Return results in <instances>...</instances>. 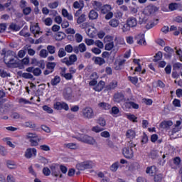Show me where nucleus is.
I'll use <instances>...</instances> for the list:
<instances>
[{
    "mask_svg": "<svg viewBox=\"0 0 182 182\" xmlns=\"http://www.w3.org/2000/svg\"><path fill=\"white\" fill-rule=\"evenodd\" d=\"M126 136L128 137V139H134L136 136V132L132 129H129L127 132Z\"/></svg>",
    "mask_w": 182,
    "mask_h": 182,
    "instance_id": "33",
    "label": "nucleus"
},
{
    "mask_svg": "<svg viewBox=\"0 0 182 182\" xmlns=\"http://www.w3.org/2000/svg\"><path fill=\"white\" fill-rule=\"evenodd\" d=\"M9 29H11V31H15L16 32V31H19V29H21V28H19V26L12 23L9 26Z\"/></svg>",
    "mask_w": 182,
    "mask_h": 182,
    "instance_id": "46",
    "label": "nucleus"
},
{
    "mask_svg": "<svg viewBox=\"0 0 182 182\" xmlns=\"http://www.w3.org/2000/svg\"><path fill=\"white\" fill-rule=\"evenodd\" d=\"M31 12H32V9H31V7H26L25 9H23V13L25 15H29Z\"/></svg>",
    "mask_w": 182,
    "mask_h": 182,
    "instance_id": "61",
    "label": "nucleus"
},
{
    "mask_svg": "<svg viewBox=\"0 0 182 182\" xmlns=\"http://www.w3.org/2000/svg\"><path fill=\"white\" fill-rule=\"evenodd\" d=\"M66 55V51L63 48H60L58 52V58H64V56Z\"/></svg>",
    "mask_w": 182,
    "mask_h": 182,
    "instance_id": "41",
    "label": "nucleus"
},
{
    "mask_svg": "<svg viewBox=\"0 0 182 182\" xmlns=\"http://www.w3.org/2000/svg\"><path fill=\"white\" fill-rule=\"evenodd\" d=\"M149 21V15H146L145 13H141L139 14V25H143V23H147Z\"/></svg>",
    "mask_w": 182,
    "mask_h": 182,
    "instance_id": "9",
    "label": "nucleus"
},
{
    "mask_svg": "<svg viewBox=\"0 0 182 182\" xmlns=\"http://www.w3.org/2000/svg\"><path fill=\"white\" fill-rule=\"evenodd\" d=\"M95 63L96 65H99L100 66H102V65H105V63H106V60H105L103 58L96 57L95 60Z\"/></svg>",
    "mask_w": 182,
    "mask_h": 182,
    "instance_id": "28",
    "label": "nucleus"
},
{
    "mask_svg": "<svg viewBox=\"0 0 182 182\" xmlns=\"http://www.w3.org/2000/svg\"><path fill=\"white\" fill-rule=\"evenodd\" d=\"M154 59L153 60V62H159V60H161V58H163V53L161 51L158 52L154 55Z\"/></svg>",
    "mask_w": 182,
    "mask_h": 182,
    "instance_id": "35",
    "label": "nucleus"
},
{
    "mask_svg": "<svg viewBox=\"0 0 182 182\" xmlns=\"http://www.w3.org/2000/svg\"><path fill=\"white\" fill-rule=\"evenodd\" d=\"M38 27L36 26H31L30 28V31L31 32H32V33H33L34 35V38H37V35H39L41 33V31H39V30H36Z\"/></svg>",
    "mask_w": 182,
    "mask_h": 182,
    "instance_id": "34",
    "label": "nucleus"
},
{
    "mask_svg": "<svg viewBox=\"0 0 182 182\" xmlns=\"http://www.w3.org/2000/svg\"><path fill=\"white\" fill-rule=\"evenodd\" d=\"M116 87H117V81H112L106 87V89L107 90H113Z\"/></svg>",
    "mask_w": 182,
    "mask_h": 182,
    "instance_id": "26",
    "label": "nucleus"
},
{
    "mask_svg": "<svg viewBox=\"0 0 182 182\" xmlns=\"http://www.w3.org/2000/svg\"><path fill=\"white\" fill-rule=\"evenodd\" d=\"M119 168V162H115L111 166H110V170L111 171H113L114 173L117 171V169Z\"/></svg>",
    "mask_w": 182,
    "mask_h": 182,
    "instance_id": "44",
    "label": "nucleus"
},
{
    "mask_svg": "<svg viewBox=\"0 0 182 182\" xmlns=\"http://www.w3.org/2000/svg\"><path fill=\"white\" fill-rule=\"evenodd\" d=\"M28 173H29V174H31V176L36 177V172L35 171V170L33 169V167L32 166L28 167Z\"/></svg>",
    "mask_w": 182,
    "mask_h": 182,
    "instance_id": "57",
    "label": "nucleus"
},
{
    "mask_svg": "<svg viewBox=\"0 0 182 182\" xmlns=\"http://www.w3.org/2000/svg\"><path fill=\"white\" fill-rule=\"evenodd\" d=\"M168 9H170V11H176V9H178V4L171 3L168 6Z\"/></svg>",
    "mask_w": 182,
    "mask_h": 182,
    "instance_id": "43",
    "label": "nucleus"
},
{
    "mask_svg": "<svg viewBox=\"0 0 182 182\" xmlns=\"http://www.w3.org/2000/svg\"><path fill=\"white\" fill-rule=\"evenodd\" d=\"M127 117L129 120L134 122V123H137V117L134 114H127Z\"/></svg>",
    "mask_w": 182,
    "mask_h": 182,
    "instance_id": "48",
    "label": "nucleus"
},
{
    "mask_svg": "<svg viewBox=\"0 0 182 182\" xmlns=\"http://www.w3.org/2000/svg\"><path fill=\"white\" fill-rule=\"evenodd\" d=\"M89 19H91L92 21L95 19H97L99 17V14L96 12L95 10H91L89 13Z\"/></svg>",
    "mask_w": 182,
    "mask_h": 182,
    "instance_id": "23",
    "label": "nucleus"
},
{
    "mask_svg": "<svg viewBox=\"0 0 182 182\" xmlns=\"http://www.w3.org/2000/svg\"><path fill=\"white\" fill-rule=\"evenodd\" d=\"M65 147H68V149H70L71 150H76L79 146L75 143H69L65 144Z\"/></svg>",
    "mask_w": 182,
    "mask_h": 182,
    "instance_id": "36",
    "label": "nucleus"
},
{
    "mask_svg": "<svg viewBox=\"0 0 182 182\" xmlns=\"http://www.w3.org/2000/svg\"><path fill=\"white\" fill-rule=\"evenodd\" d=\"M48 51L45 49H42L41 51H40V56L41 58H48Z\"/></svg>",
    "mask_w": 182,
    "mask_h": 182,
    "instance_id": "54",
    "label": "nucleus"
},
{
    "mask_svg": "<svg viewBox=\"0 0 182 182\" xmlns=\"http://www.w3.org/2000/svg\"><path fill=\"white\" fill-rule=\"evenodd\" d=\"M41 150H43V151H50V147L48 145H41L40 146Z\"/></svg>",
    "mask_w": 182,
    "mask_h": 182,
    "instance_id": "58",
    "label": "nucleus"
},
{
    "mask_svg": "<svg viewBox=\"0 0 182 182\" xmlns=\"http://www.w3.org/2000/svg\"><path fill=\"white\" fill-rule=\"evenodd\" d=\"M135 39L138 45H144V46H146V40L144 39V34L137 35L136 36H135Z\"/></svg>",
    "mask_w": 182,
    "mask_h": 182,
    "instance_id": "12",
    "label": "nucleus"
},
{
    "mask_svg": "<svg viewBox=\"0 0 182 182\" xmlns=\"http://www.w3.org/2000/svg\"><path fill=\"white\" fill-rule=\"evenodd\" d=\"M82 116L84 119H93L95 113L90 107H85L82 109Z\"/></svg>",
    "mask_w": 182,
    "mask_h": 182,
    "instance_id": "2",
    "label": "nucleus"
},
{
    "mask_svg": "<svg viewBox=\"0 0 182 182\" xmlns=\"http://www.w3.org/2000/svg\"><path fill=\"white\" fill-rule=\"evenodd\" d=\"M33 74L34 76H41V75H42V70H41L39 68H36L33 71Z\"/></svg>",
    "mask_w": 182,
    "mask_h": 182,
    "instance_id": "45",
    "label": "nucleus"
},
{
    "mask_svg": "<svg viewBox=\"0 0 182 182\" xmlns=\"http://www.w3.org/2000/svg\"><path fill=\"white\" fill-rule=\"evenodd\" d=\"M92 6L96 11H100L103 6V4L100 1H92Z\"/></svg>",
    "mask_w": 182,
    "mask_h": 182,
    "instance_id": "21",
    "label": "nucleus"
},
{
    "mask_svg": "<svg viewBox=\"0 0 182 182\" xmlns=\"http://www.w3.org/2000/svg\"><path fill=\"white\" fill-rule=\"evenodd\" d=\"M157 11H159L157 6L149 5L145 9V14L146 15H151V14H154L155 12H157Z\"/></svg>",
    "mask_w": 182,
    "mask_h": 182,
    "instance_id": "10",
    "label": "nucleus"
},
{
    "mask_svg": "<svg viewBox=\"0 0 182 182\" xmlns=\"http://www.w3.org/2000/svg\"><path fill=\"white\" fill-rule=\"evenodd\" d=\"M14 56V52L8 50L4 53V62L6 65L9 60Z\"/></svg>",
    "mask_w": 182,
    "mask_h": 182,
    "instance_id": "16",
    "label": "nucleus"
},
{
    "mask_svg": "<svg viewBox=\"0 0 182 182\" xmlns=\"http://www.w3.org/2000/svg\"><path fill=\"white\" fill-rule=\"evenodd\" d=\"M114 16L117 19H122L123 18V13L118 10L114 13Z\"/></svg>",
    "mask_w": 182,
    "mask_h": 182,
    "instance_id": "51",
    "label": "nucleus"
},
{
    "mask_svg": "<svg viewBox=\"0 0 182 182\" xmlns=\"http://www.w3.org/2000/svg\"><path fill=\"white\" fill-rule=\"evenodd\" d=\"M122 154L126 159H133L134 154L133 149L127 146L122 149Z\"/></svg>",
    "mask_w": 182,
    "mask_h": 182,
    "instance_id": "4",
    "label": "nucleus"
},
{
    "mask_svg": "<svg viewBox=\"0 0 182 182\" xmlns=\"http://www.w3.org/2000/svg\"><path fill=\"white\" fill-rule=\"evenodd\" d=\"M47 50L50 55H53L56 52V47L55 46H48Z\"/></svg>",
    "mask_w": 182,
    "mask_h": 182,
    "instance_id": "39",
    "label": "nucleus"
},
{
    "mask_svg": "<svg viewBox=\"0 0 182 182\" xmlns=\"http://www.w3.org/2000/svg\"><path fill=\"white\" fill-rule=\"evenodd\" d=\"M173 124L171 121H164L160 124V127L162 129H170L171 126Z\"/></svg>",
    "mask_w": 182,
    "mask_h": 182,
    "instance_id": "18",
    "label": "nucleus"
},
{
    "mask_svg": "<svg viewBox=\"0 0 182 182\" xmlns=\"http://www.w3.org/2000/svg\"><path fill=\"white\" fill-rule=\"evenodd\" d=\"M53 106L55 110H62V102H56Z\"/></svg>",
    "mask_w": 182,
    "mask_h": 182,
    "instance_id": "52",
    "label": "nucleus"
},
{
    "mask_svg": "<svg viewBox=\"0 0 182 182\" xmlns=\"http://www.w3.org/2000/svg\"><path fill=\"white\" fill-rule=\"evenodd\" d=\"M126 105L129 109H130V107H132V109H139V104H136V102H127Z\"/></svg>",
    "mask_w": 182,
    "mask_h": 182,
    "instance_id": "37",
    "label": "nucleus"
},
{
    "mask_svg": "<svg viewBox=\"0 0 182 182\" xmlns=\"http://www.w3.org/2000/svg\"><path fill=\"white\" fill-rule=\"evenodd\" d=\"M58 6H59V2L58 1H55L53 3H50L48 4L49 8H50L51 9H55Z\"/></svg>",
    "mask_w": 182,
    "mask_h": 182,
    "instance_id": "56",
    "label": "nucleus"
},
{
    "mask_svg": "<svg viewBox=\"0 0 182 182\" xmlns=\"http://www.w3.org/2000/svg\"><path fill=\"white\" fill-rule=\"evenodd\" d=\"M23 127H29L30 129H35L36 127V124L33 123L32 121L26 122L23 124Z\"/></svg>",
    "mask_w": 182,
    "mask_h": 182,
    "instance_id": "24",
    "label": "nucleus"
},
{
    "mask_svg": "<svg viewBox=\"0 0 182 182\" xmlns=\"http://www.w3.org/2000/svg\"><path fill=\"white\" fill-rule=\"evenodd\" d=\"M110 26H112V28H117L119 25H120V21L116 18H112L109 22Z\"/></svg>",
    "mask_w": 182,
    "mask_h": 182,
    "instance_id": "27",
    "label": "nucleus"
},
{
    "mask_svg": "<svg viewBox=\"0 0 182 182\" xmlns=\"http://www.w3.org/2000/svg\"><path fill=\"white\" fill-rule=\"evenodd\" d=\"M50 168L51 170V174L54 177H60V178H62V177H63V175L60 173V171L59 170V168L56 166V165H51L50 166Z\"/></svg>",
    "mask_w": 182,
    "mask_h": 182,
    "instance_id": "6",
    "label": "nucleus"
},
{
    "mask_svg": "<svg viewBox=\"0 0 182 182\" xmlns=\"http://www.w3.org/2000/svg\"><path fill=\"white\" fill-rule=\"evenodd\" d=\"M68 59L70 61V66H72V65H74L75 62H76L77 60V56H76V55H75V54H73V55H70Z\"/></svg>",
    "mask_w": 182,
    "mask_h": 182,
    "instance_id": "32",
    "label": "nucleus"
},
{
    "mask_svg": "<svg viewBox=\"0 0 182 182\" xmlns=\"http://www.w3.org/2000/svg\"><path fill=\"white\" fill-rule=\"evenodd\" d=\"M75 47H73L72 45H67L65 47V51L68 52V53H72V52H75Z\"/></svg>",
    "mask_w": 182,
    "mask_h": 182,
    "instance_id": "42",
    "label": "nucleus"
},
{
    "mask_svg": "<svg viewBox=\"0 0 182 182\" xmlns=\"http://www.w3.org/2000/svg\"><path fill=\"white\" fill-rule=\"evenodd\" d=\"M122 100H124V95L122 92H118L114 95V102L117 103H120Z\"/></svg>",
    "mask_w": 182,
    "mask_h": 182,
    "instance_id": "15",
    "label": "nucleus"
},
{
    "mask_svg": "<svg viewBox=\"0 0 182 182\" xmlns=\"http://www.w3.org/2000/svg\"><path fill=\"white\" fill-rule=\"evenodd\" d=\"M36 148H28L26 150L24 156L26 159H32V157H36Z\"/></svg>",
    "mask_w": 182,
    "mask_h": 182,
    "instance_id": "7",
    "label": "nucleus"
},
{
    "mask_svg": "<svg viewBox=\"0 0 182 182\" xmlns=\"http://www.w3.org/2000/svg\"><path fill=\"white\" fill-rule=\"evenodd\" d=\"M164 50L167 53V54H164L165 58L171 59V56H173V53H174V49L171 48V47L170 46H166Z\"/></svg>",
    "mask_w": 182,
    "mask_h": 182,
    "instance_id": "13",
    "label": "nucleus"
},
{
    "mask_svg": "<svg viewBox=\"0 0 182 182\" xmlns=\"http://www.w3.org/2000/svg\"><path fill=\"white\" fill-rule=\"evenodd\" d=\"M130 28H132L130 26H129V23H127L124 24L122 27V31L123 32H127L128 31H130Z\"/></svg>",
    "mask_w": 182,
    "mask_h": 182,
    "instance_id": "64",
    "label": "nucleus"
},
{
    "mask_svg": "<svg viewBox=\"0 0 182 182\" xmlns=\"http://www.w3.org/2000/svg\"><path fill=\"white\" fill-rule=\"evenodd\" d=\"M154 180L155 182L161 181L163 180V174H156L154 177Z\"/></svg>",
    "mask_w": 182,
    "mask_h": 182,
    "instance_id": "49",
    "label": "nucleus"
},
{
    "mask_svg": "<svg viewBox=\"0 0 182 182\" xmlns=\"http://www.w3.org/2000/svg\"><path fill=\"white\" fill-rule=\"evenodd\" d=\"M86 45H85V43H80L78 46H74V53H76L77 55V53H79V52H80V53H83L85 52H86Z\"/></svg>",
    "mask_w": 182,
    "mask_h": 182,
    "instance_id": "8",
    "label": "nucleus"
},
{
    "mask_svg": "<svg viewBox=\"0 0 182 182\" xmlns=\"http://www.w3.org/2000/svg\"><path fill=\"white\" fill-rule=\"evenodd\" d=\"M156 172H157V168L156 167V166H152L146 168V173L151 176H154Z\"/></svg>",
    "mask_w": 182,
    "mask_h": 182,
    "instance_id": "19",
    "label": "nucleus"
},
{
    "mask_svg": "<svg viewBox=\"0 0 182 182\" xmlns=\"http://www.w3.org/2000/svg\"><path fill=\"white\" fill-rule=\"evenodd\" d=\"M0 76L1 77H7V76H10L9 74H8V73H6V71H5L4 70L1 69L0 70Z\"/></svg>",
    "mask_w": 182,
    "mask_h": 182,
    "instance_id": "62",
    "label": "nucleus"
},
{
    "mask_svg": "<svg viewBox=\"0 0 182 182\" xmlns=\"http://www.w3.org/2000/svg\"><path fill=\"white\" fill-rule=\"evenodd\" d=\"M7 167L9 168L12 169V168H15V167H16V165L15 164V163L11 161H7Z\"/></svg>",
    "mask_w": 182,
    "mask_h": 182,
    "instance_id": "59",
    "label": "nucleus"
},
{
    "mask_svg": "<svg viewBox=\"0 0 182 182\" xmlns=\"http://www.w3.org/2000/svg\"><path fill=\"white\" fill-rule=\"evenodd\" d=\"M66 38V35L63 32H58L55 35L56 41H62V39H65Z\"/></svg>",
    "mask_w": 182,
    "mask_h": 182,
    "instance_id": "31",
    "label": "nucleus"
},
{
    "mask_svg": "<svg viewBox=\"0 0 182 182\" xmlns=\"http://www.w3.org/2000/svg\"><path fill=\"white\" fill-rule=\"evenodd\" d=\"M46 68L53 72V70H55V68H56V63L48 62L46 64Z\"/></svg>",
    "mask_w": 182,
    "mask_h": 182,
    "instance_id": "38",
    "label": "nucleus"
},
{
    "mask_svg": "<svg viewBox=\"0 0 182 182\" xmlns=\"http://www.w3.org/2000/svg\"><path fill=\"white\" fill-rule=\"evenodd\" d=\"M86 21V14H82L77 18V23L80 25V23H83V22Z\"/></svg>",
    "mask_w": 182,
    "mask_h": 182,
    "instance_id": "30",
    "label": "nucleus"
},
{
    "mask_svg": "<svg viewBox=\"0 0 182 182\" xmlns=\"http://www.w3.org/2000/svg\"><path fill=\"white\" fill-rule=\"evenodd\" d=\"M80 140L82 143H87V144H95L96 143V140L93 139V137L90 136L88 135H82L80 136Z\"/></svg>",
    "mask_w": 182,
    "mask_h": 182,
    "instance_id": "5",
    "label": "nucleus"
},
{
    "mask_svg": "<svg viewBox=\"0 0 182 182\" xmlns=\"http://www.w3.org/2000/svg\"><path fill=\"white\" fill-rule=\"evenodd\" d=\"M78 170L83 171L87 168H92L93 164L91 161L82 162L77 165Z\"/></svg>",
    "mask_w": 182,
    "mask_h": 182,
    "instance_id": "3",
    "label": "nucleus"
},
{
    "mask_svg": "<svg viewBox=\"0 0 182 182\" xmlns=\"http://www.w3.org/2000/svg\"><path fill=\"white\" fill-rule=\"evenodd\" d=\"M160 154H161V152H159L157 150H152L149 153V157L153 160H156V159H159V157H160Z\"/></svg>",
    "mask_w": 182,
    "mask_h": 182,
    "instance_id": "17",
    "label": "nucleus"
},
{
    "mask_svg": "<svg viewBox=\"0 0 182 182\" xmlns=\"http://www.w3.org/2000/svg\"><path fill=\"white\" fill-rule=\"evenodd\" d=\"M173 70H178V69H182V64L180 63H175L173 65Z\"/></svg>",
    "mask_w": 182,
    "mask_h": 182,
    "instance_id": "53",
    "label": "nucleus"
},
{
    "mask_svg": "<svg viewBox=\"0 0 182 182\" xmlns=\"http://www.w3.org/2000/svg\"><path fill=\"white\" fill-rule=\"evenodd\" d=\"M75 41L77 43H80L82 41H83V36L80 35V33H76L75 34Z\"/></svg>",
    "mask_w": 182,
    "mask_h": 182,
    "instance_id": "50",
    "label": "nucleus"
},
{
    "mask_svg": "<svg viewBox=\"0 0 182 182\" xmlns=\"http://www.w3.org/2000/svg\"><path fill=\"white\" fill-rule=\"evenodd\" d=\"M127 23L131 28H136V26H137V19H136L134 17L128 18Z\"/></svg>",
    "mask_w": 182,
    "mask_h": 182,
    "instance_id": "14",
    "label": "nucleus"
},
{
    "mask_svg": "<svg viewBox=\"0 0 182 182\" xmlns=\"http://www.w3.org/2000/svg\"><path fill=\"white\" fill-rule=\"evenodd\" d=\"M43 174H44V176H50V169L48 167H44L43 168Z\"/></svg>",
    "mask_w": 182,
    "mask_h": 182,
    "instance_id": "55",
    "label": "nucleus"
},
{
    "mask_svg": "<svg viewBox=\"0 0 182 182\" xmlns=\"http://www.w3.org/2000/svg\"><path fill=\"white\" fill-rule=\"evenodd\" d=\"M43 109L45 110V112H47V113H53V109L47 105L43 106Z\"/></svg>",
    "mask_w": 182,
    "mask_h": 182,
    "instance_id": "60",
    "label": "nucleus"
},
{
    "mask_svg": "<svg viewBox=\"0 0 182 182\" xmlns=\"http://www.w3.org/2000/svg\"><path fill=\"white\" fill-rule=\"evenodd\" d=\"M52 18H47L44 20V23H45V25H46L47 26H50V25H52Z\"/></svg>",
    "mask_w": 182,
    "mask_h": 182,
    "instance_id": "63",
    "label": "nucleus"
},
{
    "mask_svg": "<svg viewBox=\"0 0 182 182\" xmlns=\"http://www.w3.org/2000/svg\"><path fill=\"white\" fill-rule=\"evenodd\" d=\"M105 50H112V48H114V43L113 41L110 42L109 41L108 43H106L105 45Z\"/></svg>",
    "mask_w": 182,
    "mask_h": 182,
    "instance_id": "40",
    "label": "nucleus"
},
{
    "mask_svg": "<svg viewBox=\"0 0 182 182\" xmlns=\"http://www.w3.org/2000/svg\"><path fill=\"white\" fill-rule=\"evenodd\" d=\"M50 83L52 86H57L60 83V77H59V75L55 76V77L51 80Z\"/></svg>",
    "mask_w": 182,
    "mask_h": 182,
    "instance_id": "25",
    "label": "nucleus"
},
{
    "mask_svg": "<svg viewBox=\"0 0 182 182\" xmlns=\"http://www.w3.org/2000/svg\"><path fill=\"white\" fill-rule=\"evenodd\" d=\"M63 96L65 100H72V99H73V95L72 94V88H66L64 90Z\"/></svg>",
    "mask_w": 182,
    "mask_h": 182,
    "instance_id": "11",
    "label": "nucleus"
},
{
    "mask_svg": "<svg viewBox=\"0 0 182 182\" xmlns=\"http://www.w3.org/2000/svg\"><path fill=\"white\" fill-rule=\"evenodd\" d=\"M18 75L21 77H23V79H33V75L29 73L18 72Z\"/></svg>",
    "mask_w": 182,
    "mask_h": 182,
    "instance_id": "22",
    "label": "nucleus"
},
{
    "mask_svg": "<svg viewBox=\"0 0 182 182\" xmlns=\"http://www.w3.org/2000/svg\"><path fill=\"white\" fill-rule=\"evenodd\" d=\"M111 9H112V7L110 6V5L106 4L102 6V7H101L100 11H101V14L106 15V14H108L109 12H110Z\"/></svg>",
    "mask_w": 182,
    "mask_h": 182,
    "instance_id": "20",
    "label": "nucleus"
},
{
    "mask_svg": "<svg viewBox=\"0 0 182 182\" xmlns=\"http://www.w3.org/2000/svg\"><path fill=\"white\" fill-rule=\"evenodd\" d=\"M26 139L29 140L31 147H36L39 146V141L42 140L40 136H38L36 134L28 132L26 135Z\"/></svg>",
    "mask_w": 182,
    "mask_h": 182,
    "instance_id": "1",
    "label": "nucleus"
},
{
    "mask_svg": "<svg viewBox=\"0 0 182 182\" xmlns=\"http://www.w3.org/2000/svg\"><path fill=\"white\" fill-rule=\"evenodd\" d=\"M9 68H11L12 65H16V60L14 58V56L8 61V63L6 64Z\"/></svg>",
    "mask_w": 182,
    "mask_h": 182,
    "instance_id": "47",
    "label": "nucleus"
},
{
    "mask_svg": "<svg viewBox=\"0 0 182 182\" xmlns=\"http://www.w3.org/2000/svg\"><path fill=\"white\" fill-rule=\"evenodd\" d=\"M99 107H101V109H104V110H109L112 108V105L109 104H107L106 102H101L98 104Z\"/></svg>",
    "mask_w": 182,
    "mask_h": 182,
    "instance_id": "29",
    "label": "nucleus"
}]
</instances>
